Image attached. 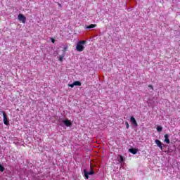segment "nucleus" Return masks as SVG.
Segmentation results:
<instances>
[{"mask_svg":"<svg viewBox=\"0 0 180 180\" xmlns=\"http://www.w3.org/2000/svg\"><path fill=\"white\" fill-rule=\"evenodd\" d=\"M85 43H86V41H79L76 46V50L79 52L84 51V49H85L84 44Z\"/></svg>","mask_w":180,"mask_h":180,"instance_id":"obj_1","label":"nucleus"},{"mask_svg":"<svg viewBox=\"0 0 180 180\" xmlns=\"http://www.w3.org/2000/svg\"><path fill=\"white\" fill-rule=\"evenodd\" d=\"M84 176L86 179H88L89 178V175H94L95 174V171H94V166L91 164L90 165V172H88L86 169L84 170Z\"/></svg>","mask_w":180,"mask_h":180,"instance_id":"obj_2","label":"nucleus"},{"mask_svg":"<svg viewBox=\"0 0 180 180\" xmlns=\"http://www.w3.org/2000/svg\"><path fill=\"white\" fill-rule=\"evenodd\" d=\"M1 112L3 114V122L4 123V124L6 126H8V124H9V121H8V116L6 115V113L5 112V111H1Z\"/></svg>","mask_w":180,"mask_h":180,"instance_id":"obj_3","label":"nucleus"},{"mask_svg":"<svg viewBox=\"0 0 180 180\" xmlns=\"http://www.w3.org/2000/svg\"><path fill=\"white\" fill-rule=\"evenodd\" d=\"M18 18L20 22H22V23H26V17L23 15V14H19Z\"/></svg>","mask_w":180,"mask_h":180,"instance_id":"obj_4","label":"nucleus"},{"mask_svg":"<svg viewBox=\"0 0 180 180\" xmlns=\"http://www.w3.org/2000/svg\"><path fill=\"white\" fill-rule=\"evenodd\" d=\"M130 121L131 123L134 124V126H135V127H137V126H139V124H137V121L136 120V118H134V117L131 116L130 117Z\"/></svg>","mask_w":180,"mask_h":180,"instance_id":"obj_5","label":"nucleus"},{"mask_svg":"<svg viewBox=\"0 0 180 180\" xmlns=\"http://www.w3.org/2000/svg\"><path fill=\"white\" fill-rule=\"evenodd\" d=\"M155 144H157L158 147H159V148H160V150H162V142H161V141H160L158 139H155Z\"/></svg>","mask_w":180,"mask_h":180,"instance_id":"obj_6","label":"nucleus"},{"mask_svg":"<svg viewBox=\"0 0 180 180\" xmlns=\"http://www.w3.org/2000/svg\"><path fill=\"white\" fill-rule=\"evenodd\" d=\"M165 143H167V144H169V143H171L169 141V135H168V134H165Z\"/></svg>","mask_w":180,"mask_h":180,"instance_id":"obj_7","label":"nucleus"},{"mask_svg":"<svg viewBox=\"0 0 180 180\" xmlns=\"http://www.w3.org/2000/svg\"><path fill=\"white\" fill-rule=\"evenodd\" d=\"M63 123L64 124H65V126H67V127H70V126L72 124V123H71V121L68 120H63Z\"/></svg>","mask_w":180,"mask_h":180,"instance_id":"obj_8","label":"nucleus"},{"mask_svg":"<svg viewBox=\"0 0 180 180\" xmlns=\"http://www.w3.org/2000/svg\"><path fill=\"white\" fill-rule=\"evenodd\" d=\"M138 150L136 148H129V152L131 153V154H137Z\"/></svg>","mask_w":180,"mask_h":180,"instance_id":"obj_9","label":"nucleus"},{"mask_svg":"<svg viewBox=\"0 0 180 180\" xmlns=\"http://www.w3.org/2000/svg\"><path fill=\"white\" fill-rule=\"evenodd\" d=\"M75 86H81V85H82V83H81V82L79 81H75V82H73Z\"/></svg>","mask_w":180,"mask_h":180,"instance_id":"obj_10","label":"nucleus"},{"mask_svg":"<svg viewBox=\"0 0 180 180\" xmlns=\"http://www.w3.org/2000/svg\"><path fill=\"white\" fill-rule=\"evenodd\" d=\"M96 26V24H91L90 25H88L87 27H86V29H94V27H95Z\"/></svg>","mask_w":180,"mask_h":180,"instance_id":"obj_11","label":"nucleus"},{"mask_svg":"<svg viewBox=\"0 0 180 180\" xmlns=\"http://www.w3.org/2000/svg\"><path fill=\"white\" fill-rule=\"evenodd\" d=\"M156 129L158 133H161V131H162V127L161 126H158Z\"/></svg>","mask_w":180,"mask_h":180,"instance_id":"obj_12","label":"nucleus"},{"mask_svg":"<svg viewBox=\"0 0 180 180\" xmlns=\"http://www.w3.org/2000/svg\"><path fill=\"white\" fill-rule=\"evenodd\" d=\"M0 171L1 172H4L5 171V167L0 164Z\"/></svg>","mask_w":180,"mask_h":180,"instance_id":"obj_13","label":"nucleus"},{"mask_svg":"<svg viewBox=\"0 0 180 180\" xmlns=\"http://www.w3.org/2000/svg\"><path fill=\"white\" fill-rule=\"evenodd\" d=\"M119 157H120V162H123V161H124V159L123 158V156H122L121 155H120Z\"/></svg>","mask_w":180,"mask_h":180,"instance_id":"obj_14","label":"nucleus"},{"mask_svg":"<svg viewBox=\"0 0 180 180\" xmlns=\"http://www.w3.org/2000/svg\"><path fill=\"white\" fill-rule=\"evenodd\" d=\"M58 60H59V61H63V60H64V56H60L59 57H58Z\"/></svg>","mask_w":180,"mask_h":180,"instance_id":"obj_15","label":"nucleus"},{"mask_svg":"<svg viewBox=\"0 0 180 180\" xmlns=\"http://www.w3.org/2000/svg\"><path fill=\"white\" fill-rule=\"evenodd\" d=\"M125 125H126L127 129H129L130 127V125L129 124V122L127 121L125 122Z\"/></svg>","mask_w":180,"mask_h":180,"instance_id":"obj_16","label":"nucleus"},{"mask_svg":"<svg viewBox=\"0 0 180 180\" xmlns=\"http://www.w3.org/2000/svg\"><path fill=\"white\" fill-rule=\"evenodd\" d=\"M68 86H70V88H74V86H75V85L73 84H69Z\"/></svg>","mask_w":180,"mask_h":180,"instance_id":"obj_17","label":"nucleus"},{"mask_svg":"<svg viewBox=\"0 0 180 180\" xmlns=\"http://www.w3.org/2000/svg\"><path fill=\"white\" fill-rule=\"evenodd\" d=\"M148 88H150V89L154 90V88L153 87V85H151V84L148 85Z\"/></svg>","mask_w":180,"mask_h":180,"instance_id":"obj_18","label":"nucleus"},{"mask_svg":"<svg viewBox=\"0 0 180 180\" xmlns=\"http://www.w3.org/2000/svg\"><path fill=\"white\" fill-rule=\"evenodd\" d=\"M58 7H59V8H61V6H61V4H58Z\"/></svg>","mask_w":180,"mask_h":180,"instance_id":"obj_19","label":"nucleus"},{"mask_svg":"<svg viewBox=\"0 0 180 180\" xmlns=\"http://www.w3.org/2000/svg\"><path fill=\"white\" fill-rule=\"evenodd\" d=\"M67 49H68V48L65 47V48H64V51H67Z\"/></svg>","mask_w":180,"mask_h":180,"instance_id":"obj_20","label":"nucleus"},{"mask_svg":"<svg viewBox=\"0 0 180 180\" xmlns=\"http://www.w3.org/2000/svg\"><path fill=\"white\" fill-rule=\"evenodd\" d=\"M56 40L54 39H52V43H55Z\"/></svg>","mask_w":180,"mask_h":180,"instance_id":"obj_21","label":"nucleus"}]
</instances>
